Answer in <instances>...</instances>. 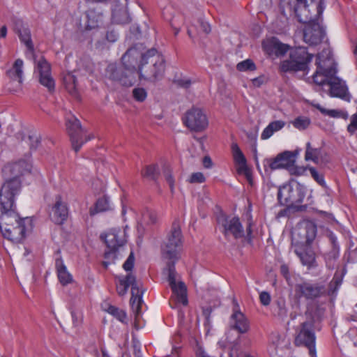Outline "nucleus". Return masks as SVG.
Masks as SVG:
<instances>
[{
  "label": "nucleus",
  "instance_id": "obj_61",
  "mask_svg": "<svg viewBox=\"0 0 357 357\" xmlns=\"http://www.w3.org/2000/svg\"><path fill=\"white\" fill-rule=\"evenodd\" d=\"M213 162L211 158L206 155L203 158V165L206 168H211L212 167Z\"/></svg>",
  "mask_w": 357,
  "mask_h": 357
},
{
  "label": "nucleus",
  "instance_id": "obj_57",
  "mask_svg": "<svg viewBox=\"0 0 357 357\" xmlns=\"http://www.w3.org/2000/svg\"><path fill=\"white\" fill-rule=\"evenodd\" d=\"M189 181L192 183H202L205 181V178L202 173L196 172L191 175Z\"/></svg>",
  "mask_w": 357,
  "mask_h": 357
},
{
  "label": "nucleus",
  "instance_id": "obj_24",
  "mask_svg": "<svg viewBox=\"0 0 357 357\" xmlns=\"http://www.w3.org/2000/svg\"><path fill=\"white\" fill-rule=\"evenodd\" d=\"M68 216V208L67 204L61 200L58 195L56 202L50 213L51 220L56 225H62L67 220Z\"/></svg>",
  "mask_w": 357,
  "mask_h": 357
},
{
  "label": "nucleus",
  "instance_id": "obj_16",
  "mask_svg": "<svg viewBox=\"0 0 357 357\" xmlns=\"http://www.w3.org/2000/svg\"><path fill=\"white\" fill-rule=\"evenodd\" d=\"M298 154L297 150L294 151H284L274 158H266L264 160V167L268 166L271 170L285 169L289 170L294 165Z\"/></svg>",
  "mask_w": 357,
  "mask_h": 357
},
{
  "label": "nucleus",
  "instance_id": "obj_48",
  "mask_svg": "<svg viewBox=\"0 0 357 357\" xmlns=\"http://www.w3.org/2000/svg\"><path fill=\"white\" fill-rule=\"evenodd\" d=\"M163 174L165 177L167 182L168 183V184L169 185L171 192H173L174 187V179L172 174V170L169 166L165 165L163 167Z\"/></svg>",
  "mask_w": 357,
  "mask_h": 357
},
{
  "label": "nucleus",
  "instance_id": "obj_26",
  "mask_svg": "<svg viewBox=\"0 0 357 357\" xmlns=\"http://www.w3.org/2000/svg\"><path fill=\"white\" fill-rule=\"evenodd\" d=\"M128 0H118L112 8V19L116 24H127L130 22V17L127 10Z\"/></svg>",
  "mask_w": 357,
  "mask_h": 357
},
{
  "label": "nucleus",
  "instance_id": "obj_36",
  "mask_svg": "<svg viewBox=\"0 0 357 357\" xmlns=\"http://www.w3.org/2000/svg\"><path fill=\"white\" fill-rule=\"evenodd\" d=\"M63 84L68 92L73 97L79 96L77 89V78L71 73H68L63 77Z\"/></svg>",
  "mask_w": 357,
  "mask_h": 357
},
{
  "label": "nucleus",
  "instance_id": "obj_27",
  "mask_svg": "<svg viewBox=\"0 0 357 357\" xmlns=\"http://www.w3.org/2000/svg\"><path fill=\"white\" fill-rule=\"evenodd\" d=\"M326 308L317 302H312L307 305V309L305 312L307 320L316 326L324 319Z\"/></svg>",
  "mask_w": 357,
  "mask_h": 357
},
{
  "label": "nucleus",
  "instance_id": "obj_15",
  "mask_svg": "<svg viewBox=\"0 0 357 357\" xmlns=\"http://www.w3.org/2000/svg\"><path fill=\"white\" fill-rule=\"evenodd\" d=\"M295 292L299 297L314 301L324 297L325 284L322 282L303 281L295 285Z\"/></svg>",
  "mask_w": 357,
  "mask_h": 357
},
{
  "label": "nucleus",
  "instance_id": "obj_62",
  "mask_svg": "<svg viewBox=\"0 0 357 357\" xmlns=\"http://www.w3.org/2000/svg\"><path fill=\"white\" fill-rule=\"evenodd\" d=\"M287 207L282 210H281L278 214V217H284V216H286L287 215L290 209H293V207H289V206H286Z\"/></svg>",
  "mask_w": 357,
  "mask_h": 357
},
{
  "label": "nucleus",
  "instance_id": "obj_9",
  "mask_svg": "<svg viewBox=\"0 0 357 357\" xmlns=\"http://www.w3.org/2000/svg\"><path fill=\"white\" fill-rule=\"evenodd\" d=\"M178 259H168L166 264L165 270L168 273V282L173 292L169 304L172 308L176 307L177 303H181L183 305H187L188 303L187 297V289L184 282H176V272L175 269V264Z\"/></svg>",
  "mask_w": 357,
  "mask_h": 357
},
{
  "label": "nucleus",
  "instance_id": "obj_49",
  "mask_svg": "<svg viewBox=\"0 0 357 357\" xmlns=\"http://www.w3.org/2000/svg\"><path fill=\"white\" fill-rule=\"evenodd\" d=\"M132 96L135 100L143 102L147 96V93L144 88H135L132 90Z\"/></svg>",
  "mask_w": 357,
  "mask_h": 357
},
{
  "label": "nucleus",
  "instance_id": "obj_46",
  "mask_svg": "<svg viewBox=\"0 0 357 357\" xmlns=\"http://www.w3.org/2000/svg\"><path fill=\"white\" fill-rule=\"evenodd\" d=\"M292 123L296 128L305 130L309 126L310 120L307 117L298 116L295 119Z\"/></svg>",
  "mask_w": 357,
  "mask_h": 357
},
{
  "label": "nucleus",
  "instance_id": "obj_58",
  "mask_svg": "<svg viewBox=\"0 0 357 357\" xmlns=\"http://www.w3.org/2000/svg\"><path fill=\"white\" fill-rule=\"evenodd\" d=\"M280 271L281 275L285 278V280L288 282L291 280V275L289 273V268L287 264H283L280 267Z\"/></svg>",
  "mask_w": 357,
  "mask_h": 357
},
{
  "label": "nucleus",
  "instance_id": "obj_44",
  "mask_svg": "<svg viewBox=\"0 0 357 357\" xmlns=\"http://www.w3.org/2000/svg\"><path fill=\"white\" fill-rule=\"evenodd\" d=\"M308 169L310 172L311 176L313 178V179L321 186L326 188V184L324 180V174L321 173H319L315 167H309Z\"/></svg>",
  "mask_w": 357,
  "mask_h": 357
},
{
  "label": "nucleus",
  "instance_id": "obj_10",
  "mask_svg": "<svg viewBox=\"0 0 357 357\" xmlns=\"http://www.w3.org/2000/svg\"><path fill=\"white\" fill-rule=\"evenodd\" d=\"M325 51L316 56L317 70L313 74V82L319 86L328 84V80L337 73L335 63L331 59L329 53L325 56Z\"/></svg>",
  "mask_w": 357,
  "mask_h": 357
},
{
  "label": "nucleus",
  "instance_id": "obj_21",
  "mask_svg": "<svg viewBox=\"0 0 357 357\" xmlns=\"http://www.w3.org/2000/svg\"><path fill=\"white\" fill-rule=\"evenodd\" d=\"M328 85L330 86L329 94L331 97H336L348 101L350 100L351 96L345 82L336 77L335 75L328 80Z\"/></svg>",
  "mask_w": 357,
  "mask_h": 357
},
{
  "label": "nucleus",
  "instance_id": "obj_31",
  "mask_svg": "<svg viewBox=\"0 0 357 357\" xmlns=\"http://www.w3.org/2000/svg\"><path fill=\"white\" fill-rule=\"evenodd\" d=\"M14 30L17 33L22 43H24L27 49L33 51V45L31 38L30 30L23 26L21 20H16L15 22Z\"/></svg>",
  "mask_w": 357,
  "mask_h": 357
},
{
  "label": "nucleus",
  "instance_id": "obj_54",
  "mask_svg": "<svg viewBox=\"0 0 357 357\" xmlns=\"http://www.w3.org/2000/svg\"><path fill=\"white\" fill-rule=\"evenodd\" d=\"M174 83L176 84L178 86L183 88V89H188L190 87L192 82L188 78H176L174 79Z\"/></svg>",
  "mask_w": 357,
  "mask_h": 357
},
{
  "label": "nucleus",
  "instance_id": "obj_28",
  "mask_svg": "<svg viewBox=\"0 0 357 357\" xmlns=\"http://www.w3.org/2000/svg\"><path fill=\"white\" fill-rule=\"evenodd\" d=\"M346 273V269L337 270L335 271L332 280L329 282L328 287L325 285L324 297L328 296L331 299L336 297L337 291L341 286L343 278Z\"/></svg>",
  "mask_w": 357,
  "mask_h": 357
},
{
  "label": "nucleus",
  "instance_id": "obj_2",
  "mask_svg": "<svg viewBox=\"0 0 357 357\" xmlns=\"http://www.w3.org/2000/svg\"><path fill=\"white\" fill-rule=\"evenodd\" d=\"M116 291L121 296L126 294L128 289L131 286L130 305L135 314V323L138 321L141 316V306L143 302L142 296L144 290L139 288L136 277L132 273H128L126 276H116Z\"/></svg>",
  "mask_w": 357,
  "mask_h": 357
},
{
  "label": "nucleus",
  "instance_id": "obj_1",
  "mask_svg": "<svg viewBox=\"0 0 357 357\" xmlns=\"http://www.w3.org/2000/svg\"><path fill=\"white\" fill-rule=\"evenodd\" d=\"M315 4L317 15H322L324 9V0H280V8L284 16L295 17L301 23L305 24L303 30V38L310 46H317L322 43L326 33L324 28L314 20L308 18L303 14L309 12L307 8Z\"/></svg>",
  "mask_w": 357,
  "mask_h": 357
},
{
  "label": "nucleus",
  "instance_id": "obj_19",
  "mask_svg": "<svg viewBox=\"0 0 357 357\" xmlns=\"http://www.w3.org/2000/svg\"><path fill=\"white\" fill-rule=\"evenodd\" d=\"M261 47L267 54L275 55L278 57L284 56L291 47L274 36L264 39L261 42Z\"/></svg>",
  "mask_w": 357,
  "mask_h": 357
},
{
  "label": "nucleus",
  "instance_id": "obj_63",
  "mask_svg": "<svg viewBox=\"0 0 357 357\" xmlns=\"http://www.w3.org/2000/svg\"><path fill=\"white\" fill-rule=\"evenodd\" d=\"M262 79L261 77H257L252 79V84L255 86H260L262 84Z\"/></svg>",
  "mask_w": 357,
  "mask_h": 357
},
{
  "label": "nucleus",
  "instance_id": "obj_41",
  "mask_svg": "<svg viewBox=\"0 0 357 357\" xmlns=\"http://www.w3.org/2000/svg\"><path fill=\"white\" fill-rule=\"evenodd\" d=\"M305 244L307 245H310L311 243L316 237L317 234V227L312 222H307L305 225Z\"/></svg>",
  "mask_w": 357,
  "mask_h": 357
},
{
  "label": "nucleus",
  "instance_id": "obj_30",
  "mask_svg": "<svg viewBox=\"0 0 357 357\" xmlns=\"http://www.w3.org/2000/svg\"><path fill=\"white\" fill-rule=\"evenodd\" d=\"M231 151L234 162L238 166L237 172L239 174H244L249 178L250 172L247 166L246 158L237 144H232Z\"/></svg>",
  "mask_w": 357,
  "mask_h": 357
},
{
  "label": "nucleus",
  "instance_id": "obj_34",
  "mask_svg": "<svg viewBox=\"0 0 357 357\" xmlns=\"http://www.w3.org/2000/svg\"><path fill=\"white\" fill-rule=\"evenodd\" d=\"M23 61L17 59L13 65V68L6 72L7 75L13 80H17L20 84L22 82Z\"/></svg>",
  "mask_w": 357,
  "mask_h": 357
},
{
  "label": "nucleus",
  "instance_id": "obj_40",
  "mask_svg": "<svg viewBox=\"0 0 357 357\" xmlns=\"http://www.w3.org/2000/svg\"><path fill=\"white\" fill-rule=\"evenodd\" d=\"M109 209L110 206L109 203V197L107 196H103L96 201L95 207L90 209V215H94L98 213L105 212Z\"/></svg>",
  "mask_w": 357,
  "mask_h": 357
},
{
  "label": "nucleus",
  "instance_id": "obj_33",
  "mask_svg": "<svg viewBox=\"0 0 357 357\" xmlns=\"http://www.w3.org/2000/svg\"><path fill=\"white\" fill-rule=\"evenodd\" d=\"M55 266L60 282L63 285L71 283L73 281L72 275L68 272L66 266L64 265L61 257L56 259Z\"/></svg>",
  "mask_w": 357,
  "mask_h": 357
},
{
  "label": "nucleus",
  "instance_id": "obj_22",
  "mask_svg": "<svg viewBox=\"0 0 357 357\" xmlns=\"http://www.w3.org/2000/svg\"><path fill=\"white\" fill-rule=\"evenodd\" d=\"M100 238L104 239L108 249V250L105 252V258L107 259L116 258V252L119 248L123 245L124 241L119 239L118 234L114 231H111L105 236L101 235Z\"/></svg>",
  "mask_w": 357,
  "mask_h": 357
},
{
  "label": "nucleus",
  "instance_id": "obj_43",
  "mask_svg": "<svg viewBox=\"0 0 357 357\" xmlns=\"http://www.w3.org/2000/svg\"><path fill=\"white\" fill-rule=\"evenodd\" d=\"M106 310L107 312L113 315L120 321L123 323L125 322L126 319V313L125 312V311L114 305H109L108 308Z\"/></svg>",
  "mask_w": 357,
  "mask_h": 357
},
{
  "label": "nucleus",
  "instance_id": "obj_56",
  "mask_svg": "<svg viewBox=\"0 0 357 357\" xmlns=\"http://www.w3.org/2000/svg\"><path fill=\"white\" fill-rule=\"evenodd\" d=\"M118 38V33L112 29H109L107 31L105 36V40L108 43H114L117 40Z\"/></svg>",
  "mask_w": 357,
  "mask_h": 357
},
{
  "label": "nucleus",
  "instance_id": "obj_12",
  "mask_svg": "<svg viewBox=\"0 0 357 357\" xmlns=\"http://www.w3.org/2000/svg\"><path fill=\"white\" fill-rule=\"evenodd\" d=\"M146 47L142 43H137L130 47L121 57V62L125 70L132 76L138 75L139 65L146 57Z\"/></svg>",
  "mask_w": 357,
  "mask_h": 357
},
{
  "label": "nucleus",
  "instance_id": "obj_50",
  "mask_svg": "<svg viewBox=\"0 0 357 357\" xmlns=\"http://www.w3.org/2000/svg\"><path fill=\"white\" fill-rule=\"evenodd\" d=\"M310 166L302 167V166H296L295 164L291 166V168L289 169V172L291 175L294 176H302L305 174V171L308 169Z\"/></svg>",
  "mask_w": 357,
  "mask_h": 357
},
{
  "label": "nucleus",
  "instance_id": "obj_35",
  "mask_svg": "<svg viewBox=\"0 0 357 357\" xmlns=\"http://www.w3.org/2000/svg\"><path fill=\"white\" fill-rule=\"evenodd\" d=\"M294 252L303 265L308 267L315 266V255L312 251H302L300 248H296Z\"/></svg>",
  "mask_w": 357,
  "mask_h": 357
},
{
  "label": "nucleus",
  "instance_id": "obj_53",
  "mask_svg": "<svg viewBox=\"0 0 357 357\" xmlns=\"http://www.w3.org/2000/svg\"><path fill=\"white\" fill-rule=\"evenodd\" d=\"M28 141L31 150H36L40 144V137L36 134L28 136Z\"/></svg>",
  "mask_w": 357,
  "mask_h": 357
},
{
  "label": "nucleus",
  "instance_id": "obj_60",
  "mask_svg": "<svg viewBox=\"0 0 357 357\" xmlns=\"http://www.w3.org/2000/svg\"><path fill=\"white\" fill-rule=\"evenodd\" d=\"M212 312V307L211 306H206L202 308V314L206 321L208 323L211 314Z\"/></svg>",
  "mask_w": 357,
  "mask_h": 357
},
{
  "label": "nucleus",
  "instance_id": "obj_4",
  "mask_svg": "<svg viewBox=\"0 0 357 357\" xmlns=\"http://www.w3.org/2000/svg\"><path fill=\"white\" fill-rule=\"evenodd\" d=\"M31 165L24 160H20L15 162L6 165L2 169V174L5 182L0 190L6 186L8 194L16 196L20 191L22 181L20 177L26 173L31 172Z\"/></svg>",
  "mask_w": 357,
  "mask_h": 357
},
{
  "label": "nucleus",
  "instance_id": "obj_13",
  "mask_svg": "<svg viewBox=\"0 0 357 357\" xmlns=\"http://www.w3.org/2000/svg\"><path fill=\"white\" fill-rule=\"evenodd\" d=\"M182 246V234L179 225L173 222L167 241L162 247V257L167 259H179V250Z\"/></svg>",
  "mask_w": 357,
  "mask_h": 357
},
{
  "label": "nucleus",
  "instance_id": "obj_47",
  "mask_svg": "<svg viewBox=\"0 0 357 357\" xmlns=\"http://www.w3.org/2000/svg\"><path fill=\"white\" fill-rule=\"evenodd\" d=\"M142 221L147 225H153L157 222V215L153 211L146 210L142 214Z\"/></svg>",
  "mask_w": 357,
  "mask_h": 357
},
{
  "label": "nucleus",
  "instance_id": "obj_37",
  "mask_svg": "<svg viewBox=\"0 0 357 357\" xmlns=\"http://www.w3.org/2000/svg\"><path fill=\"white\" fill-rule=\"evenodd\" d=\"M285 126V123L283 121L278 120L270 123L268 126L263 130L261 138L262 139H267L272 136V135L280 130H281Z\"/></svg>",
  "mask_w": 357,
  "mask_h": 357
},
{
  "label": "nucleus",
  "instance_id": "obj_17",
  "mask_svg": "<svg viewBox=\"0 0 357 357\" xmlns=\"http://www.w3.org/2000/svg\"><path fill=\"white\" fill-rule=\"evenodd\" d=\"M184 124L191 130L201 132L208 126V119L201 109L192 107L183 118Z\"/></svg>",
  "mask_w": 357,
  "mask_h": 357
},
{
  "label": "nucleus",
  "instance_id": "obj_20",
  "mask_svg": "<svg viewBox=\"0 0 357 357\" xmlns=\"http://www.w3.org/2000/svg\"><path fill=\"white\" fill-rule=\"evenodd\" d=\"M36 68L39 74V82L47 87L50 92L54 91L55 83L51 75L50 64L45 58L41 57L36 63Z\"/></svg>",
  "mask_w": 357,
  "mask_h": 357
},
{
  "label": "nucleus",
  "instance_id": "obj_23",
  "mask_svg": "<svg viewBox=\"0 0 357 357\" xmlns=\"http://www.w3.org/2000/svg\"><path fill=\"white\" fill-rule=\"evenodd\" d=\"M233 314L231 327L240 333H245L249 330V323L245 316L241 312L236 300H233Z\"/></svg>",
  "mask_w": 357,
  "mask_h": 357
},
{
  "label": "nucleus",
  "instance_id": "obj_25",
  "mask_svg": "<svg viewBox=\"0 0 357 357\" xmlns=\"http://www.w3.org/2000/svg\"><path fill=\"white\" fill-rule=\"evenodd\" d=\"M86 15V24L85 29L90 31L97 29L103 24V10L101 7L97 6L89 8L85 12Z\"/></svg>",
  "mask_w": 357,
  "mask_h": 357
},
{
  "label": "nucleus",
  "instance_id": "obj_3",
  "mask_svg": "<svg viewBox=\"0 0 357 357\" xmlns=\"http://www.w3.org/2000/svg\"><path fill=\"white\" fill-rule=\"evenodd\" d=\"M216 220L218 225L222 228V233L225 238L232 236L234 239H239L244 238L249 244H252V222L249 220L246 226V234L243 227V225L238 216H231L220 211L216 216Z\"/></svg>",
  "mask_w": 357,
  "mask_h": 357
},
{
  "label": "nucleus",
  "instance_id": "obj_51",
  "mask_svg": "<svg viewBox=\"0 0 357 357\" xmlns=\"http://www.w3.org/2000/svg\"><path fill=\"white\" fill-rule=\"evenodd\" d=\"M197 31L199 34L202 33L208 34L211 32V26L208 22H204L202 20H199Z\"/></svg>",
  "mask_w": 357,
  "mask_h": 357
},
{
  "label": "nucleus",
  "instance_id": "obj_45",
  "mask_svg": "<svg viewBox=\"0 0 357 357\" xmlns=\"http://www.w3.org/2000/svg\"><path fill=\"white\" fill-rule=\"evenodd\" d=\"M236 68L238 71H254L256 70V66L251 59H246L238 63Z\"/></svg>",
  "mask_w": 357,
  "mask_h": 357
},
{
  "label": "nucleus",
  "instance_id": "obj_32",
  "mask_svg": "<svg viewBox=\"0 0 357 357\" xmlns=\"http://www.w3.org/2000/svg\"><path fill=\"white\" fill-rule=\"evenodd\" d=\"M326 236L331 245V250L324 255V258L327 264L331 266V263L339 257V246L337 243V238L332 231H327Z\"/></svg>",
  "mask_w": 357,
  "mask_h": 357
},
{
  "label": "nucleus",
  "instance_id": "obj_52",
  "mask_svg": "<svg viewBox=\"0 0 357 357\" xmlns=\"http://www.w3.org/2000/svg\"><path fill=\"white\" fill-rule=\"evenodd\" d=\"M350 123L347 126L348 132L352 135L357 130V112L353 114L350 118Z\"/></svg>",
  "mask_w": 357,
  "mask_h": 357
},
{
  "label": "nucleus",
  "instance_id": "obj_11",
  "mask_svg": "<svg viewBox=\"0 0 357 357\" xmlns=\"http://www.w3.org/2000/svg\"><path fill=\"white\" fill-rule=\"evenodd\" d=\"M315 326L309 321H305L297 326L295 331L294 344L308 349L311 357H316L314 333Z\"/></svg>",
  "mask_w": 357,
  "mask_h": 357
},
{
  "label": "nucleus",
  "instance_id": "obj_7",
  "mask_svg": "<svg viewBox=\"0 0 357 357\" xmlns=\"http://www.w3.org/2000/svg\"><path fill=\"white\" fill-rule=\"evenodd\" d=\"M289 57L281 62L280 69L283 73L303 72V75L309 73V64L314 55L310 54L305 47H290Z\"/></svg>",
  "mask_w": 357,
  "mask_h": 357
},
{
  "label": "nucleus",
  "instance_id": "obj_64",
  "mask_svg": "<svg viewBox=\"0 0 357 357\" xmlns=\"http://www.w3.org/2000/svg\"><path fill=\"white\" fill-rule=\"evenodd\" d=\"M6 34H7V27H6V26L3 25L0 29V37L5 38L6 36Z\"/></svg>",
  "mask_w": 357,
  "mask_h": 357
},
{
  "label": "nucleus",
  "instance_id": "obj_29",
  "mask_svg": "<svg viewBox=\"0 0 357 357\" xmlns=\"http://www.w3.org/2000/svg\"><path fill=\"white\" fill-rule=\"evenodd\" d=\"M26 228L24 221H22L11 228L6 229L1 234L4 238L15 242L21 243L25 238Z\"/></svg>",
  "mask_w": 357,
  "mask_h": 357
},
{
  "label": "nucleus",
  "instance_id": "obj_14",
  "mask_svg": "<svg viewBox=\"0 0 357 357\" xmlns=\"http://www.w3.org/2000/svg\"><path fill=\"white\" fill-rule=\"evenodd\" d=\"M66 126L73 149L75 152H78L85 142L93 137V136L85 135L80 121L75 116L66 119Z\"/></svg>",
  "mask_w": 357,
  "mask_h": 357
},
{
  "label": "nucleus",
  "instance_id": "obj_42",
  "mask_svg": "<svg viewBox=\"0 0 357 357\" xmlns=\"http://www.w3.org/2000/svg\"><path fill=\"white\" fill-rule=\"evenodd\" d=\"M319 154L320 149L312 148L310 142L306 144V151L305 154V160H312L317 163L318 162Z\"/></svg>",
  "mask_w": 357,
  "mask_h": 357
},
{
  "label": "nucleus",
  "instance_id": "obj_8",
  "mask_svg": "<svg viewBox=\"0 0 357 357\" xmlns=\"http://www.w3.org/2000/svg\"><path fill=\"white\" fill-rule=\"evenodd\" d=\"M7 188L8 187L5 186L2 190H0V230L1 233L13 225L28 219L27 218H21L15 211V196L8 195Z\"/></svg>",
  "mask_w": 357,
  "mask_h": 357
},
{
  "label": "nucleus",
  "instance_id": "obj_38",
  "mask_svg": "<svg viewBox=\"0 0 357 357\" xmlns=\"http://www.w3.org/2000/svg\"><path fill=\"white\" fill-rule=\"evenodd\" d=\"M312 105L314 107L319 110L322 114L329 116L332 118H342L346 120L349 117L348 113L345 111L339 109H328L321 107L319 104H313Z\"/></svg>",
  "mask_w": 357,
  "mask_h": 357
},
{
  "label": "nucleus",
  "instance_id": "obj_55",
  "mask_svg": "<svg viewBox=\"0 0 357 357\" xmlns=\"http://www.w3.org/2000/svg\"><path fill=\"white\" fill-rule=\"evenodd\" d=\"M135 264V256L132 251L130 252L128 259L124 262L123 268L126 271H130L133 268Z\"/></svg>",
  "mask_w": 357,
  "mask_h": 357
},
{
  "label": "nucleus",
  "instance_id": "obj_6",
  "mask_svg": "<svg viewBox=\"0 0 357 357\" xmlns=\"http://www.w3.org/2000/svg\"><path fill=\"white\" fill-rule=\"evenodd\" d=\"M165 60L158 54L155 48L146 50V57L139 65L138 76L139 79L155 81L162 77L165 72Z\"/></svg>",
  "mask_w": 357,
  "mask_h": 357
},
{
  "label": "nucleus",
  "instance_id": "obj_5",
  "mask_svg": "<svg viewBox=\"0 0 357 357\" xmlns=\"http://www.w3.org/2000/svg\"><path fill=\"white\" fill-rule=\"evenodd\" d=\"M307 192V188L296 182L295 187L290 184H284L278 188L277 199L280 206L293 207L295 211H305L307 205H299L302 203Z\"/></svg>",
  "mask_w": 357,
  "mask_h": 357
},
{
  "label": "nucleus",
  "instance_id": "obj_18",
  "mask_svg": "<svg viewBox=\"0 0 357 357\" xmlns=\"http://www.w3.org/2000/svg\"><path fill=\"white\" fill-rule=\"evenodd\" d=\"M106 73L110 79L116 81L124 86H131L135 82V76L125 70L123 67L117 66L114 63L107 66Z\"/></svg>",
  "mask_w": 357,
  "mask_h": 357
},
{
  "label": "nucleus",
  "instance_id": "obj_39",
  "mask_svg": "<svg viewBox=\"0 0 357 357\" xmlns=\"http://www.w3.org/2000/svg\"><path fill=\"white\" fill-rule=\"evenodd\" d=\"M160 174V172L159 170V167H158V165H156V164L147 165L142 171V176L143 177L147 178L152 180L155 182H157Z\"/></svg>",
  "mask_w": 357,
  "mask_h": 357
},
{
  "label": "nucleus",
  "instance_id": "obj_59",
  "mask_svg": "<svg viewBox=\"0 0 357 357\" xmlns=\"http://www.w3.org/2000/svg\"><path fill=\"white\" fill-rule=\"evenodd\" d=\"M260 302L263 305H268L271 303V296L266 291H262L259 295Z\"/></svg>",
  "mask_w": 357,
  "mask_h": 357
}]
</instances>
